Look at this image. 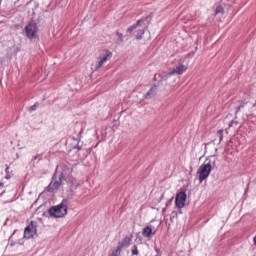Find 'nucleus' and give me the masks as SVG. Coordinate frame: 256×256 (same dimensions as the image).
Wrapping results in <instances>:
<instances>
[{"label": "nucleus", "mask_w": 256, "mask_h": 256, "mask_svg": "<svg viewBox=\"0 0 256 256\" xmlns=\"http://www.w3.org/2000/svg\"><path fill=\"white\" fill-rule=\"evenodd\" d=\"M216 161L217 159L215 158V156H210L199 167L197 175L200 183H203V181H205V179H207V177L211 175V169L215 167Z\"/></svg>", "instance_id": "nucleus-1"}, {"label": "nucleus", "mask_w": 256, "mask_h": 256, "mask_svg": "<svg viewBox=\"0 0 256 256\" xmlns=\"http://www.w3.org/2000/svg\"><path fill=\"white\" fill-rule=\"evenodd\" d=\"M68 205L69 202L67 200H63L61 204L51 207L49 209L51 217H55L56 219L65 217V215H67Z\"/></svg>", "instance_id": "nucleus-2"}, {"label": "nucleus", "mask_w": 256, "mask_h": 256, "mask_svg": "<svg viewBox=\"0 0 256 256\" xmlns=\"http://www.w3.org/2000/svg\"><path fill=\"white\" fill-rule=\"evenodd\" d=\"M185 71H187V66H185L184 64H179L168 73L162 74V79H164V81H167V78L171 77V75H183Z\"/></svg>", "instance_id": "nucleus-3"}, {"label": "nucleus", "mask_w": 256, "mask_h": 256, "mask_svg": "<svg viewBox=\"0 0 256 256\" xmlns=\"http://www.w3.org/2000/svg\"><path fill=\"white\" fill-rule=\"evenodd\" d=\"M38 31H39V28H37V24L35 22H30L25 27V33L28 39H35V37H37Z\"/></svg>", "instance_id": "nucleus-4"}, {"label": "nucleus", "mask_w": 256, "mask_h": 256, "mask_svg": "<svg viewBox=\"0 0 256 256\" xmlns=\"http://www.w3.org/2000/svg\"><path fill=\"white\" fill-rule=\"evenodd\" d=\"M113 57V54L107 50L103 51L98 57V62L96 64V69H101L109 59Z\"/></svg>", "instance_id": "nucleus-5"}, {"label": "nucleus", "mask_w": 256, "mask_h": 256, "mask_svg": "<svg viewBox=\"0 0 256 256\" xmlns=\"http://www.w3.org/2000/svg\"><path fill=\"white\" fill-rule=\"evenodd\" d=\"M129 245H131V237L130 236H126L117 246L116 250L114 252H112L113 256H119L121 255V251H123V249L129 247Z\"/></svg>", "instance_id": "nucleus-6"}, {"label": "nucleus", "mask_w": 256, "mask_h": 256, "mask_svg": "<svg viewBox=\"0 0 256 256\" xmlns=\"http://www.w3.org/2000/svg\"><path fill=\"white\" fill-rule=\"evenodd\" d=\"M132 31H135L136 39H143V35L145 33V28L141 27V20H139L136 25L128 28V33H132Z\"/></svg>", "instance_id": "nucleus-7"}, {"label": "nucleus", "mask_w": 256, "mask_h": 256, "mask_svg": "<svg viewBox=\"0 0 256 256\" xmlns=\"http://www.w3.org/2000/svg\"><path fill=\"white\" fill-rule=\"evenodd\" d=\"M187 201V194L185 192H179L175 198V205L177 209H183L185 202Z\"/></svg>", "instance_id": "nucleus-8"}, {"label": "nucleus", "mask_w": 256, "mask_h": 256, "mask_svg": "<svg viewBox=\"0 0 256 256\" xmlns=\"http://www.w3.org/2000/svg\"><path fill=\"white\" fill-rule=\"evenodd\" d=\"M35 235H37V228L31 223L24 230V239H31Z\"/></svg>", "instance_id": "nucleus-9"}, {"label": "nucleus", "mask_w": 256, "mask_h": 256, "mask_svg": "<svg viewBox=\"0 0 256 256\" xmlns=\"http://www.w3.org/2000/svg\"><path fill=\"white\" fill-rule=\"evenodd\" d=\"M142 235L143 237L149 238V237H153V235H155V232H153V228L151 226H146L142 230Z\"/></svg>", "instance_id": "nucleus-10"}, {"label": "nucleus", "mask_w": 256, "mask_h": 256, "mask_svg": "<svg viewBox=\"0 0 256 256\" xmlns=\"http://www.w3.org/2000/svg\"><path fill=\"white\" fill-rule=\"evenodd\" d=\"M71 173H73V168L67 167L62 171L60 179H70L71 178Z\"/></svg>", "instance_id": "nucleus-11"}, {"label": "nucleus", "mask_w": 256, "mask_h": 256, "mask_svg": "<svg viewBox=\"0 0 256 256\" xmlns=\"http://www.w3.org/2000/svg\"><path fill=\"white\" fill-rule=\"evenodd\" d=\"M216 135L218 137V141H217V139H215L214 142L218 143V145H219L221 143V141H223V130H218Z\"/></svg>", "instance_id": "nucleus-12"}, {"label": "nucleus", "mask_w": 256, "mask_h": 256, "mask_svg": "<svg viewBox=\"0 0 256 256\" xmlns=\"http://www.w3.org/2000/svg\"><path fill=\"white\" fill-rule=\"evenodd\" d=\"M59 185H61V183L54 181L50 183L49 187L50 189H58Z\"/></svg>", "instance_id": "nucleus-13"}, {"label": "nucleus", "mask_w": 256, "mask_h": 256, "mask_svg": "<svg viewBox=\"0 0 256 256\" xmlns=\"http://www.w3.org/2000/svg\"><path fill=\"white\" fill-rule=\"evenodd\" d=\"M155 91H157V87L151 88V89L147 92L146 96H147V97H151V95H153V93H155Z\"/></svg>", "instance_id": "nucleus-14"}, {"label": "nucleus", "mask_w": 256, "mask_h": 256, "mask_svg": "<svg viewBox=\"0 0 256 256\" xmlns=\"http://www.w3.org/2000/svg\"><path fill=\"white\" fill-rule=\"evenodd\" d=\"M132 255H139V250L137 249V246L132 247Z\"/></svg>", "instance_id": "nucleus-15"}, {"label": "nucleus", "mask_w": 256, "mask_h": 256, "mask_svg": "<svg viewBox=\"0 0 256 256\" xmlns=\"http://www.w3.org/2000/svg\"><path fill=\"white\" fill-rule=\"evenodd\" d=\"M216 15H219V13H223V7L218 6L215 11Z\"/></svg>", "instance_id": "nucleus-16"}, {"label": "nucleus", "mask_w": 256, "mask_h": 256, "mask_svg": "<svg viewBox=\"0 0 256 256\" xmlns=\"http://www.w3.org/2000/svg\"><path fill=\"white\" fill-rule=\"evenodd\" d=\"M37 107H39V104H38V103L32 105V106L29 108V111H36V110H37Z\"/></svg>", "instance_id": "nucleus-17"}, {"label": "nucleus", "mask_w": 256, "mask_h": 256, "mask_svg": "<svg viewBox=\"0 0 256 256\" xmlns=\"http://www.w3.org/2000/svg\"><path fill=\"white\" fill-rule=\"evenodd\" d=\"M37 159H39V156H34V157L32 158V161H37Z\"/></svg>", "instance_id": "nucleus-18"}, {"label": "nucleus", "mask_w": 256, "mask_h": 256, "mask_svg": "<svg viewBox=\"0 0 256 256\" xmlns=\"http://www.w3.org/2000/svg\"><path fill=\"white\" fill-rule=\"evenodd\" d=\"M0 187H3V182H0Z\"/></svg>", "instance_id": "nucleus-19"}]
</instances>
